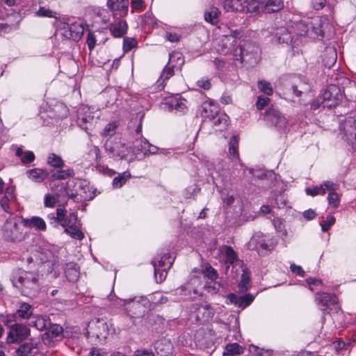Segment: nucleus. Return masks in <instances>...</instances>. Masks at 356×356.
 Returning a JSON list of instances; mask_svg holds the SVG:
<instances>
[{"label": "nucleus", "mask_w": 356, "mask_h": 356, "mask_svg": "<svg viewBox=\"0 0 356 356\" xmlns=\"http://www.w3.org/2000/svg\"><path fill=\"white\" fill-rule=\"evenodd\" d=\"M104 147L109 156L115 160L124 159L129 152L125 143L117 138L107 140L105 143Z\"/></svg>", "instance_id": "obj_5"}, {"label": "nucleus", "mask_w": 356, "mask_h": 356, "mask_svg": "<svg viewBox=\"0 0 356 356\" xmlns=\"http://www.w3.org/2000/svg\"><path fill=\"white\" fill-rule=\"evenodd\" d=\"M321 195H325L326 193L330 194L339 190V185L330 181H325L321 184Z\"/></svg>", "instance_id": "obj_42"}, {"label": "nucleus", "mask_w": 356, "mask_h": 356, "mask_svg": "<svg viewBox=\"0 0 356 356\" xmlns=\"http://www.w3.org/2000/svg\"><path fill=\"white\" fill-rule=\"evenodd\" d=\"M122 302L121 305L124 306L127 314L131 318L143 317L150 307L149 301L143 296L125 299Z\"/></svg>", "instance_id": "obj_2"}, {"label": "nucleus", "mask_w": 356, "mask_h": 356, "mask_svg": "<svg viewBox=\"0 0 356 356\" xmlns=\"http://www.w3.org/2000/svg\"><path fill=\"white\" fill-rule=\"evenodd\" d=\"M221 32L216 41V49L217 51L225 56H229L231 58L241 59V47L237 44V39L242 35L238 30H232L226 25L219 27Z\"/></svg>", "instance_id": "obj_1"}, {"label": "nucleus", "mask_w": 356, "mask_h": 356, "mask_svg": "<svg viewBox=\"0 0 356 356\" xmlns=\"http://www.w3.org/2000/svg\"><path fill=\"white\" fill-rule=\"evenodd\" d=\"M324 107L332 108L337 106L343 99V94L339 86L331 84L321 95Z\"/></svg>", "instance_id": "obj_6"}, {"label": "nucleus", "mask_w": 356, "mask_h": 356, "mask_svg": "<svg viewBox=\"0 0 356 356\" xmlns=\"http://www.w3.org/2000/svg\"><path fill=\"white\" fill-rule=\"evenodd\" d=\"M77 216L75 213H70L67 216L64 217V220L61 221L63 227L66 228L70 226L76 225Z\"/></svg>", "instance_id": "obj_50"}, {"label": "nucleus", "mask_w": 356, "mask_h": 356, "mask_svg": "<svg viewBox=\"0 0 356 356\" xmlns=\"http://www.w3.org/2000/svg\"><path fill=\"white\" fill-rule=\"evenodd\" d=\"M196 278L191 280V283L182 286L179 290L180 293L184 296H188L191 299H196L201 296V292L197 289H192L191 284H195L197 282Z\"/></svg>", "instance_id": "obj_25"}, {"label": "nucleus", "mask_w": 356, "mask_h": 356, "mask_svg": "<svg viewBox=\"0 0 356 356\" xmlns=\"http://www.w3.org/2000/svg\"><path fill=\"white\" fill-rule=\"evenodd\" d=\"M34 348H37L36 343L27 342L21 345L17 348V353L27 355L29 353H31Z\"/></svg>", "instance_id": "obj_49"}, {"label": "nucleus", "mask_w": 356, "mask_h": 356, "mask_svg": "<svg viewBox=\"0 0 356 356\" xmlns=\"http://www.w3.org/2000/svg\"><path fill=\"white\" fill-rule=\"evenodd\" d=\"M30 334L27 326L20 323H15L10 326V331L7 337L8 343L19 342L25 339Z\"/></svg>", "instance_id": "obj_8"}, {"label": "nucleus", "mask_w": 356, "mask_h": 356, "mask_svg": "<svg viewBox=\"0 0 356 356\" xmlns=\"http://www.w3.org/2000/svg\"><path fill=\"white\" fill-rule=\"evenodd\" d=\"M137 41L134 38H124L123 40V49L124 51H131L136 47Z\"/></svg>", "instance_id": "obj_55"}, {"label": "nucleus", "mask_w": 356, "mask_h": 356, "mask_svg": "<svg viewBox=\"0 0 356 356\" xmlns=\"http://www.w3.org/2000/svg\"><path fill=\"white\" fill-rule=\"evenodd\" d=\"M138 142L139 140L136 141L135 148L137 150L143 152L145 155L155 154L157 153L159 148L150 144L146 139L140 140V142L143 143V145L141 146V147H139V145H137Z\"/></svg>", "instance_id": "obj_32"}, {"label": "nucleus", "mask_w": 356, "mask_h": 356, "mask_svg": "<svg viewBox=\"0 0 356 356\" xmlns=\"http://www.w3.org/2000/svg\"><path fill=\"white\" fill-rule=\"evenodd\" d=\"M67 211L63 207H58L56 209V213H49L47 216V219L49 221V224L54 227H58V225L66 216Z\"/></svg>", "instance_id": "obj_23"}, {"label": "nucleus", "mask_w": 356, "mask_h": 356, "mask_svg": "<svg viewBox=\"0 0 356 356\" xmlns=\"http://www.w3.org/2000/svg\"><path fill=\"white\" fill-rule=\"evenodd\" d=\"M203 275L211 280H216L218 274L217 271L209 264H207L202 270Z\"/></svg>", "instance_id": "obj_52"}, {"label": "nucleus", "mask_w": 356, "mask_h": 356, "mask_svg": "<svg viewBox=\"0 0 356 356\" xmlns=\"http://www.w3.org/2000/svg\"><path fill=\"white\" fill-rule=\"evenodd\" d=\"M306 193L307 195H311V196H316L318 195H321V186H316V187H313V188H307L306 190Z\"/></svg>", "instance_id": "obj_64"}, {"label": "nucleus", "mask_w": 356, "mask_h": 356, "mask_svg": "<svg viewBox=\"0 0 356 356\" xmlns=\"http://www.w3.org/2000/svg\"><path fill=\"white\" fill-rule=\"evenodd\" d=\"M334 222L335 218L333 216L328 215L326 218V220L321 223L322 231L324 232L328 231L331 226L334 224Z\"/></svg>", "instance_id": "obj_58"}, {"label": "nucleus", "mask_w": 356, "mask_h": 356, "mask_svg": "<svg viewBox=\"0 0 356 356\" xmlns=\"http://www.w3.org/2000/svg\"><path fill=\"white\" fill-rule=\"evenodd\" d=\"M238 138L236 136L232 137L229 142V153L235 159L239 158L238 152Z\"/></svg>", "instance_id": "obj_45"}, {"label": "nucleus", "mask_w": 356, "mask_h": 356, "mask_svg": "<svg viewBox=\"0 0 356 356\" xmlns=\"http://www.w3.org/2000/svg\"><path fill=\"white\" fill-rule=\"evenodd\" d=\"M36 257L42 263H45L50 261L53 252L48 248H42L37 252Z\"/></svg>", "instance_id": "obj_46"}, {"label": "nucleus", "mask_w": 356, "mask_h": 356, "mask_svg": "<svg viewBox=\"0 0 356 356\" xmlns=\"http://www.w3.org/2000/svg\"><path fill=\"white\" fill-rule=\"evenodd\" d=\"M250 245H254V248L257 250H268V245L261 233H256L254 234L250 241Z\"/></svg>", "instance_id": "obj_29"}, {"label": "nucleus", "mask_w": 356, "mask_h": 356, "mask_svg": "<svg viewBox=\"0 0 356 356\" xmlns=\"http://www.w3.org/2000/svg\"><path fill=\"white\" fill-rule=\"evenodd\" d=\"M216 131H222L227 129L229 124V117L224 113H218L210 120Z\"/></svg>", "instance_id": "obj_21"}, {"label": "nucleus", "mask_w": 356, "mask_h": 356, "mask_svg": "<svg viewBox=\"0 0 356 356\" xmlns=\"http://www.w3.org/2000/svg\"><path fill=\"white\" fill-rule=\"evenodd\" d=\"M107 6L113 13V15L120 17L127 15L128 13V0H108Z\"/></svg>", "instance_id": "obj_14"}, {"label": "nucleus", "mask_w": 356, "mask_h": 356, "mask_svg": "<svg viewBox=\"0 0 356 356\" xmlns=\"http://www.w3.org/2000/svg\"><path fill=\"white\" fill-rule=\"evenodd\" d=\"M15 191V186H8L3 195L0 196V204L2 209L8 213L10 212V204L15 202L16 200Z\"/></svg>", "instance_id": "obj_15"}, {"label": "nucleus", "mask_w": 356, "mask_h": 356, "mask_svg": "<svg viewBox=\"0 0 356 356\" xmlns=\"http://www.w3.org/2000/svg\"><path fill=\"white\" fill-rule=\"evenodd\" d=\"M337 54L335 48L328 47L325 49L323 62L325 67L331 68L337 61Z\"/></svg>", "instance_id": "obj_27"}, {"label": "nucleus", "mask_w": 356, "mask_h": 356, "mask_svg": "<svg viewBox=\"0 0 356 356\" xmlns=\"http://www.w3.org/2000/svg\"><path fill=\"white\" fill-rule=\"evenodd\" d=\"M47 170L42 168H33L26 171L28 178L33 182L41 183L49 176Z\"/></svg>", "instance_id": "obj_20"}, {"label": "nucleus", "mask_w": 356, "mask_h": 356, "mask_svg": "<svg viewBox=\"0 0 356 356\" xmlns=\"http://www.w3.org/2000/svg\"><path fill=\"white\" fill-rule=\"evenodd\" d=\"M50 323L49 318L47 316H34V321L31 323L37 330L43 331L49 327Z\"/></svg>", "instance_id": "obj_35"}, {"label": "nucleus", "mask_w": 356, "mask_h": 356, "mask_svg": "<svg viewBox=\"0 0 356 356\" xmlns=\"http://www.w3.org/2000/svg\"><path fill=\"white\" fill-rule=\"evenodd\" d=\"M328 204L331 205L333 208H337L340 204V197L337 191L328 194L327 197Z\"/></svg>", "instance_id": "obj_56"}, {"label": "nucleus", "mask_w": 356, "mask_h": 356, "mask_svg": "<svg viewBox=\"0 0 356 356\" xmlns=\"http://www.w3.org/2000/svg\"><path fill=\"white\" fill-rule=\"evenodd\" d=\"M3 236L9 241H15L20 237L18 224L14 219L7 220L3 227Z\"/></svg>", "instance_id": "obj_12"}, {"label": "nucleus", "mask_w": 356, "mask_h": 356, "mask_svg": "<svg viewBox=\"0 0 356 356\" xmlns=\"http://www.w3.org/2000/svg\"><path fill=\"white\" fill-rule=\"evenodd\" d=\"M56 200L54 195H52L51 194H47L45 195L44 204L46 207H50V208L54 207L56 205Z\"/></svg>", "instance_id": "obj_61"}, {"label": "nucleus", "mask_w": 356, "mask_h": 356, "mask_svg": "<svg viewBox=\"0 0 356 356\" xmlns=\"http://www.w3.org/2000/svg\"><path fill=\"white\" fill-rule=\"evenodd\" d=\"M220 12L216 8H212L205 13L204 19L207 22L215 24L218 22V17Z\"/></svg>", "instance_id": "obj_43"}, {"label": "nucleus", "mask_w": 356, "mask_h": 356, "mask_svg": "<svg viewBox=\"0 0 356 356\" xmlns=\"http://www.w3.org/2000/svg\"><path fill=\"white\" fill-rule=\"evenodd\" d=\"M309 86L305 82L300 81L298 84L293 86V92L296 96H300L301 93L309 91Z\"/></svg>", "instance_id": "obj_53"}, {"label": "nucleus", "mask_w": 356, "mask_h": 356, "mask_svg": "<svg viewBox=\"0 0 356 356\" xmlns=\"http://www.w3.org/2000/svg\"><path fill=\"white\" fill-rule=\"evenodd\" d=\"M259 89L267 95H271L273 92L271 84L266 81H259L258 82Z\"/></svg>", "instance_id": "obj_54"}, {"label": "nucleus", "mask_w": 356, "mask_h": 356, "mask_svg": "<svg viewBox=\"0 0 356 356\" xmlns=\"http://www.w3.org/2000/svg\"><path fill=\"white\" fill-rule=\"evenodd\" d=\"M250 280V272L248 269L243 268L241 282L238 284V289L241 292H245L249 289Z\"/></svg>", "instance_id": "obj_38"}, {"label": "nucleus", "mask_w": 356, "mask_h": 356, "mask_svg": "<svg viewBox=\"0 0 356 356\" xmlns=\"http://www.w3.org/2000/svg\"><path fill=\"white\" fill-rule=\"evenodd\" d=\"M65 232L71 237L78 240H81L84 237L83 232L79 229L76 225L65 228Z\"/></svg>", "instance_id": "obj_47"}, {"label": "nucleus", "mask_w": 356, "mask_h": 356, "mask_svg": "<svg viewBox=\"0 0 356 356\" xmlns=\"http://www.w3.org/2000/svg\"><path fill=\"white\" fill-rule=\"evenodd\" d=\"M74 175L72 170H60L51 175L53 179H65Z\"/></svg>", "instance_id": "obj_51"}, {"label": "nucleus", "mask_w": 356, "mask_h": 356, "mask_svg": "<svg viewBox=\"0 0 356 356\" xmlns=\"http://www.w3.org/2000/svg\"><path fill=\"white\" fill-rule=\"evenodd\" d=\"M274 40L279 44H289L291 42L292 38L286 28L280 27L277 29L274 35Z\"/></svg>", "instance_id": "obj_24"}, {"label": "nucleus", "mask_w": 356, "mask_h": 356, "mask_svg": "<svg viewBox=\"0 0 356 356\" xmlns=\"http://www.w3.org/2000/svg\"><path fill=\"white\" fill-rule=\"evenodd\" d=\"M15 155L20 159L23 164L30 163L33 162L35 158L33 152L29 150L24 151L22 147L17 148Z\"/></svg>", "instance_id": "obj_31"}, {"label": "nucleus", "mask_w": 356, "mask_h": 356, "mask_svg": "<svg viewBox=\"0 0 356 356\" xmlns=\"http://www.w3.org/2000/svg\"><path fill=\"white\" fill-rule=\"evenodd\" d=\"M64 35L66 38L73 40H79L84 33V28L80 23H72L67 24V27H64Z\"/></svg>", "instance_id": "obj_16"}, {"label": "nucleus", "mask_w": 356, "mask_h": 356, "mask_svg": "<svg viewBox=\"0 0 356 356\" xmlns=\"http://www.w3.org/2000/svg\"><path fill=\"white\" fill-rule=\"evenodd\" d=\"M341 131L347 141H356V120L346 119L341 125Z\"/></svg>", "instance_id": "obj_13"}, {"label": "nucleus", "mask_w": 356, "mask_h": 356, "mask_svg": "<svg viewBox=\"0 0 356 356\" xmlns=\"http://www.w3.org/2000/svg\"><path fill=\"white\" fill-rule=\"evenodd\" d=\"M77 118L79 126L85 130L89 129V125H91L94 120V115L90 108L86 105L79 106L77 111Z\"/></svg>", "instance_id": "obj_11"}, {"label": "nucleus", "mask_w": 356, "mask_h": 356, "mask_svg": "<svg viewBox=\"0 0 356 356\" xmlns=\"http://www.w3.org/2000/svg\"><path fill=\"white\" fill-rule=\"evenodd\" d=\"M90 330H92L93 334L99 339L105 337L108 332V326L106 323L97 320L95 323L91 324Z\"/></svg>", "instance_id": "obj_26"}, {"label": "nucleus", "mask_w": 356, "mask_h": 356, "mask_svg": "<svg viewBox=\"0 0 356 356\" xmlns=\"http://www.w3.org/2000/svg\"><path fill=\"white\" fill-rule=\"evenodd\" d=\"M174 74V67L173 66H166L160 76L161 79H163V81L169 79Z\"/></svg>", "instance_id": "obj_60"}, {"label": "nucleus", "mask_w": 356, "mask_h": 356, "mask_svg": "<svg viewBox=\"0 0 356 356\" xmlns=\"http://www.w3.org/2000/svg\"><path fill=\"white\" fill-rule=\"evenodd\" d=\"M264 120L269 126L275 127L278 129L284 128L286 124V118L279 111L273 108L266 112Z\"/></svg>", "instance_id": "obj_10"}, {"label": "nucleus", "mask_w": 356, "mask_h": 356, "mask_svg": "<svg viewBox=\"0 0 356 356\" xmlns=\"http://www.w3.org/2000/svg\"><path fill=\"white\" fill-rule=\"evenodd\" d=\"M259 52V47L252 43H246L243 47H241V59H234V61L240 64L245 63L250 65H254L258 63Z\"/></svg>", "instance_id": "obj_7"}, {"label": "nucleus", "mask_w": 356, "mask_h": 356, "mask_svg": "<svg viewBox=\"0 0 356 356\" xmlns=\"http://www.w3.org/2000/svg\"><path fill=\"white\" fill-rule=\"evenodd\" d=\"M25 225L28 227H33L40 231L46 230V223L44 220L38 216H33L25 220Z\"/></svg>", "instance_id": "obj_33"}, {"label": "nucleus", "mask_w": 356, "mask_h": 356, "mask_svg": "<svg viewBox=\"0 0 356 356\" xmlns=\"http://www.w3.org/2000/svg\"><path fill=\"white\" fill-rule=\"evenodd\" d=\"M227 299L230 303L238 306L241 309H244L252 303L254 296L251 294L237 296L234 293H229L227 296Z\"/></svg>", "instance_id": "obj_17"}, {"label": "nucleus", "mask_w": 356, "mask_h": 356, "mask_svg": "<svg viewBox=\"0 0 356 356\" xmlns=\"http://www.w3.org/2000/svg\"><path fill=\"white\" fill-rule=\"evenodd\" d=\"M297 33L300 35H307L309 37L310 27L307 21H300L296 24Z\"/></svg>", "instance_id": "obj_48"}, {"label": "nucleus", "mask_w": 356, "mask_h": 356, "mask_svg": "<svg viewBox=\"0 0 356 356\" xmlns=\"http://www.w3.org/2000/svg\"><path fill=\"white\" fill-rule=\"evenodd\" d=\"M219 113L218 106L211 101L205 102L202 104V115L209 120Z\"/></svg>", "instance_id": "obj_22"}, {"label": "nucleus", "mask_w": 356, "mask_h": 356, "mask_svg": "<svg viewBox=\"0 0 356 356\" xmlns=\"http://www.w3.org/2000/svg\"><path fill=\"white\" fill-rule=\"evenodd\" d=\"M36 15L38 17H47L50 18H56V13L52 11L49 8L40 7L36 12Z\"/></svg>", "instance_id": "obj_57"}, {"label": "nucleus", "mask_w": 356, "mask_h": 356, "mask_svg": "<svg viewBox=\"0 0 356 356\" xmlns=\"http://www.w3.org/2000/svg\"><path fill=\"white\" fill-rule=\"evenodd\" d=\"M169 104L172 108L179 112H184L187 108L186 100L184 99L172 98Z\"/></svg>", "instance_id": "obj_40"}, {"label": "nucleus", "mask_w": 356, "mask_h": 356, "mask_svg": "<svg viewBox=\"0 0 356 356\" xmlns=\"http://www.w3.org/2000/svg\"><path fill=\"white\" fill-rule=\"evenodd\" d=\"M33 314V307L26 302L20 304L19 309L16 311L15 316H19L23 319L29 318Z\"/></svg>", "instance_id": "obj_34"}, {"label": "nucleus", "mask_w": 356, "mask_h": 356, "mask_svg": "<svg viewBox=\"0 0 356 356\" xmlns=\"http://www.w3.org/2000/svg\"><path fill=\"white\" fill-rule=\"evenodd\" d=\"M130 178V172L128 171H125L113 179V186L115 188H121L125 184V182Z\"/></svg>", "instance_id": "obj_41"}, {"label": "nucleus", "mask_w": 356, "mask_h": 356, "mask_svg": "<svg viewBox=\"0 0 356 356\" xmlns=\"http://www.w3.org/2000/svg\"><path fill=\"white\" fill-rule=\"evenodd\" d=\"M308 25L310 27L309 37L314 39L323 38L325 27L328 26V22L326 19L316 17L308 19Z\"/></svg>", "instance_id": "obj_9"}, {"label": "nucleus", "mask_w": 356, "mask_h": 356, "mask_svg": "<svg viewBox=\"0 0 356 356\" xmlns=\"http://www.w3.org/2000/svg\"><path fill=\"white\" fill-rule=\"evenodd\" d=\"M283 7L284 3L282 0H268L264 10L268 13H272L280 10Z\"/></svg>", "instance_id": "obj_36"}, {"label": "nucleus", "mask_w": 356, "mask_h": 356, "mask_svg": "<svg viewBox=\"0 0 356 356\" xmlns=\"http://www.w3.org/2000/svg\"><path fill=\"white\" fill-rule=\"evenodd\" d=\"M65 274L69 281L76 282L79 277V267L74 263H69L66 265Z\"/></svg>", "instance_id": "obj_30"}, {"label": "nucleus", "mask_w": 356, "mask_h": 356, "mask_svg": "<svg viewBox=\"0 0 356 356\" xmlns=\"http://www.w3.org/2000/svg\"><path fill=\"white\" fill-rule=\"evenodd\" d=\"M221 251L224 252L226 257V263L232 264L237 259V254L233 248L228 245H224L221 248Z\"/></svg>", "instance_id": "obj_39"}, {"label": "nucleus", "mask_w": 356, "mask_h": 356, "mask_svg": "<svg viewBox=\"0 0 356 356\" xmlns=\"http://www.w3.org/2000/svg\"><path fill=\"white\" fill-rule=\"evenodd\" d=\"M316 300L318 305L325 307L336 304L337 297L331 293H321L317 294Z\"/></svg>", "instance_id": "obj_28"}, {"label": "nucleus", "mask_w": 356, "mask_h": 356, "mask_svg": "<svg viewBox=\"0 0 356 356\" xmlns=\"http://www.w3.org/2000/svg\"><path fill=\"white\" fill-rule=\"evenodd\" d=\"M63 332V327L59 325H51L48 327V330L44 334L43 339L46 338H55L58 337Z\"/></svg>", "instance_id": "obj_37"}, {"label": "nucleus", "mask_w": 356, "mask_h": 356, "mask_svg": "<svg viewBox=\"0 0 356 356\" xmlns=\"http://www.w3.org/2000/svg\"><path fill=\"white\" fill-rule=\"evenodd\" d=\"M128 25L126 21L120 19L111 23L109 25V30L112 35L115 38H121L126 34Z\"/></svg>", "instance_id": "obj_19"}, {"label": "nucleus", "mask_w": 356, "mask_h": 356, "mask_svg": "<svg viewBox=\"0 0 356 356\" xmlns=\"http://www.w3.org/2000/svg\"><path fill=\"white\" fill-rule=\"evenodd\" d=\"M241 346L238 343H231L226 346V350L234 355L239 354L241 353Z\"/></svg>", "instance_id": "obj_62"}, {"label": "nucleus", "mask_w": 356, "mask_h": 356, "mask_svg": "<svg viewBox=\"0 0 356 356\" xmlns=\"http://www.w3.org/2000/svg\"><path fill=\"white\" fill-rule=\"evenodd\" d=\"M39 275L34 272L24 271L17 278L22 292L30 297H34L40 290L38 282Z\"/></svg>", "instance_id": "obj_3"}, {"label": "nucleus", "mask_w": 356, "mask_h": 356, "mask_svg": "<svg viewBox=\"0 0 356 356\" xmlns=\"http://www.w3.org/2000/svg\"><path fill=\"white\" fill-rule=\"evenodd\" d=\"M224 7L227 11L249 12L245 0H225Z\"/></svg>", "instance_id": "obj_18"}, {"label": "nucleus", "mask_w": 356, "mask_h": 356, "mask_svg": "<svg viewBox=\"0 0 356 356\" xmlns=\"http://www.w3.org/2000/svg\"><path fill=\"white\" fill-rule=\"evenodd\" d=\"M270 102V99L268 97H258L257 101V107L258 109H264V107L268 105V104Z\"/></svg>", "instance_id": "obj_63"}, {"label": "nucleus", "mask_w": 356, "mask_h": 356, "mask_svg": "<svg viewBox=\"0 0 356 356\" xmlns=\"http://www.w3.org/2000/svg\"><path fill=\"white\" fill-rule=\"evenodd\" d=\"M174 259L169 254L158 255L152 261L154 268V277L156 282H162L167 276V270L170 268Z\"/></svg>", "instance_id": "obj_4"}, {"label": "nucleus", "mask_w": 356, "mask_h": 356, "mask_svg": "<svg viewBox=\"0 0 356 356\" xmlns=\"http://www.w3.org/2000/svg\"><path fill=\"white\" fill-rule=\"evenodd\" d=\"M117 124L115 122L108 124L102 132V135L104 136H112L115 133Z\"/></svg>", "instance_id": "obj_59"}, {"label": "nucleus", "mask_w": 356, "mask_h": 356, "mask_svg": "<svg viewBox=\"0 0 356 356\" xmlns=\"http://www.w3.org/2000/svg\"><path fill=\"white\" fill-rule=\"evenodd\" d=\"M47 163L56 168L60 169L64 166V161L61 157L54 153H51L48 156Z\"/></svg>", "instance_id": "obj_44"}]
</instances>
